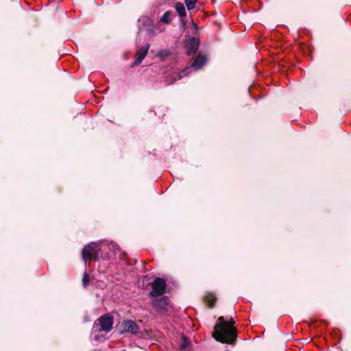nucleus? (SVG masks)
Segmentation results:
<instances>
[{
	"mask_svg": "<svg viewBox=\"0 0 351 351\" xmlns=\"http://www.w3.org/2000/svg\"><path fill=\"white\" fill-rule=\"evenodd\" d=\"M152 290L149 293L151 297H158L163 295L167 289L166 281L161 278H156L151 283Z\"/></svg>",
	"mask_w": 351,
	"mask_h": 351,
	"instance_id": "obj_4",
	"label": "nucleus"
},
{
	"mask_svg": "<svg viewBox=\"0 0 351 351\" xmlns=\"http://www.w3.org/2000/svg\"><path fill=\"white\" fill-rule=\"evenodd\" d=\"M205 300L206 303L208 304V306L209 308H213L215 306V304L216 302L217 298L215 295L212 293H209L205 297Z\"/></svg>",
	"mask_w": 351,
	"mask_h": 351,
	"instance_id": "obj_11",
	"label": "nucleus"
},
{
	"mask_svg": "<svg viewBox=\"0 0 351 351\" xmlns=\"http://www.w3.org/2000/svg\"><path fill=\"white\" fill-rule=\"evenodd\" d=\"M175 8H176L178 15L180 17L186 16V10H185L184 5L182 3H180V2L177 3L175 5Z\"/></svg>",
	"mask_w": 351,
	"mask_h": 351,
	"instance_id": "obj_10",
	"label": "nucleus"
},
{
	"mask_svg": "<svg viewBox=\"0 0 351 351\" xmlns=\"http://www.w3.org/2000/svg\"><path fill=\"white\" fill-rule=\"evenodd\" d=\"M199 41L195 38H189L186 41L185 47L187 49V54L191 56L194 54L198 49Z\"/></svg>",
	"mask_w": 351,
	"mask_h": 351,
	"instance_id": "obj_6",
	"label": "nucleus"
},
{
	"mask_svg": "<svg viewBox=\"0 0 351 351\" xmlns=\"http://www.w3.org/2000/svg\"><path fill=\"white\" fill-rule=\"evenodd\" d=\"M89 281H90V277H89L88 274H87L86 273H84V274L83 276V278H82V283H83L84 287H86L88 285Z\"/></svg>",
	"mask_w": 351,
	"mask_h": 351,
	"instance_id": "obj_15",
	"label": "nucleus"
},
{
	"mask_svg": "<svg viewBox=\"0 0 351 351\" xmlns=\"http://www.w3.org/2000/svg\"><path fill=\"white\" fill-rule=\"evenodd\" d=\"M182 337L183 342L180 345V348L181 350H184L186 347L188 342H187L186 337L185 336H182Z\"/></svg>",
	"mask_w": 351,
	"mask_h": 351,
	"instance_id": "obj_16",
	"label": "nucleus"
},
{
	"mask_svg": "<svg viewBox=\"0 0 351 351\" xmlns=\"http://www.w3.org/2000/svg\"><path fill=\"white\" fill-rule=\"evenodd\" d=\"M234 322L232 319L230 322L224 320L223 317L218 318V323L215 326L213 332V337L218 341L223 343L232 344L237 338V330L234 326Z\"/></svg>",
	"mask_w": 351,
	"mask_h": 351,
	"instance_id": "obj_1",
	"label": "nucleus"
},
{
	"mask_svg": "<svg viewBox=\"0 0 351 351\" xmlns=\"http://www.w3.org/2000/svg\"><path fill=\"white\" fill-rule=\"evenodd\" d=\"M149 45H147L145 47L141 48L136 53V60L134 64H140L142 60L145 58L147 54Z\"/></svg>",
	"mask_w": 351,
	"mask_h": 351,
	"instance_id": "obj_8",
	"label": "nucleus"
},
{
	"mask_svg": "<svg viewBox=\"0 0 351 351\" xmlns=\"http://www.w3.org/2000/svg\"><path fill=\"white\" fill-rule=\"evenodd\" d=\"M101 248V244L96 242H93L86 245L82 250V258L85 263L91 259L97 261Z\"/></svg>",
	"mask_w": 351,
	"mask_h": 351,
	"instance_id": "obj_2",
	"label": "nucleus"
},
{
	"mask_svg": "<svg viewBox=\"0 0 351 351\" xmlns=\"http://www.w3.org/2000/svg\"><path fill=\"white\" fill-rule=\"evenodd\" d=\"M171 12L167 11L162 16L160 21L165 24H169L171 21Z\"/></svg>",
	"mask_w": 351,
	"mask_h": 351,
	"instance_id": "obj_13",
	"label": "nucleus"
},
{
	"mask_svg": "<svg viewBox=\"0 0 351 351\" xmlns=\"http://www.w3.org/2000/svg\"><path fill=\"white\" fill-rule=\"evenodd\" d=\"M206 57L202 55H199L193 62V64H191V67H193L195 69H199L206 64Z\"/></svg>",
	"mask_w": 351,
	"mask_h": 351,
	"instance_id": "obj_9",
	"label": "nucleus"
},
{
	"mask_svg": "<svg viewBox=\"0 0 351 351\" xmlns=\"http://www.w3.org/2000/svg\"><path fill=\"white\" fill-rule=\"evenodd\" d=\"M189 69H190L189 67H186L185 69L182 71L180 73H174L175 76H174L173 80L172 82H170L169 84H172L173 82L177 81L178 80H180L184 76L187 75L189 74L188 70H189Z\"/></svg>",
	"mask_w": 351,
	"mask_h": 351,
	"instance_id": "obj_12",
	"label": "nucleus"
},
{
	"mask_svg": "<svg viewBox=\"0 0 351 351\" xmlns=\"http://www.w3.org/2000/svg\"><path fill=\"white\" fill-rule=\"evenodd\" d=\"M121 332H131L132 334H136L138 330V325L132 320L124 321L121 324Z\"/></svg>",
	"mask_w": 351,
	"mask_h": 351,
	"instance_id": "obj_7",
	"label": "nucleus"
},
{
	"mask_svg": "<svg viewBox=\"0 0 351 351\" xmlns=\"http://www.w3.org/2000/svg\"><path fill=\"white\" fill-rule=\"evenodd\" d=\"M152 306L154 310L160 315L168 313L172 308L169 300L167 297H162L159 299H155L152 302Z\"/></svg>",
	"mask_w": 351,
	"mask_h": 351,
	"instance_id": "obj_3",
	"label": "nucleus"
},
{
	"mask_svg": "<svg viewBox=\"0 0 351 351\" xmlns=\"http://www.w3.org/2000/svg\"><path fill=\"white\" fill-rule=\"evenodd\" d=\"M197 0H184V3L188 10H191L195 8Z\"/></svg>",
	"mask_w": 351,
	"mask_h": 351,
	"instance_id": "obj_14",
	"label": "nucleus"
},
{
	"mask_svg": "<svg viewBox=\"0 0 351 351\" xmlns=\"http://www.w3.org/2000/svg\"><path fill=\"white\" fill-rule=\"evenodd\" d=\"M100 331L109 332L112 328L113 319L109 314H105L98 319Z\"/></svg>",
	"mask_w": 351,
	"mask_h": 351,
	"instance_id": "obj_5",
	"label": "nucleus"
}]
</instances>
